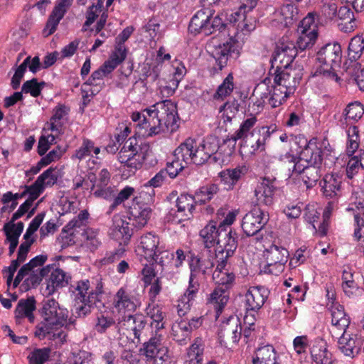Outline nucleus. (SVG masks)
<instances>
[{"label": "nucleus", "instance_id": "obj_51", "mask_svg": "<svg viewBox=\"0 0 364 364\" xmlns=\"http://www.w3.org/2000/svg\"><path fill=\"white\" fill-rule=\"evenodd\" d=\"M135 190L131 186H126L119 193L116 194L112 203L109 205L107 213L110 214L115 210L119 205L128 200L134 195Z\"/></svg>", "mask_w": 364, "mask_h": 364}, {"label": "nucleus", "instance_id": "obj_25", "mask_svg": "<svg viewBox=\"0 0 364 364\" xmlns=\"http://www.w3.org/2000/svg\"><path fill=\"white\" fill-rule=\"evenodd\" d=\"M223 226H218L216 222L210 221L200 231V237L206 248H210L215 244H218L219 235Z\"/></svg>", "mask_w": 364, "mask_h": 364}, {"label": "nucleus", "instance_id": "obj_22", "mask_svg": "<svg viewBox=\"0 0 364 364\" xmlns=\"http://www.w3.org/2000/svg\"><path fill=\"white\" fill-rule=\"evenodd\" d=\"M71 288L73 289V292L75 294V302L87 300V297H90L92 293H97L98 297H101L103 293L101 284H98L95 289H91L90 282L88 279L77 281L75 285H71Z\"/></svg>", "mask_w": 364, "mask_h": 364}, {"label": "nucleus", "instance_id": "obj_14", "mask_svg": "<svg viewBox=\"0 0 364 364\" xmlns=\"http://www.w3.org/2000/svg\"><path fill=\"white\" fill-rule=\"evenodd\" d=\"M298 54V49L292 41L283 39L277 46L273 61L279 63L280 68H287Z\"/></svg>", "mask_w": 364, "mask_h": 364}, {"label": "nucleus", "instance_id": "obj_62", "mask_svg": "<svg viewBox=\"0 0 364 364\" xmlns=\"http://www.w3.org/2000/svg\"><path fill=\"white\" fill-rule=\"evenodd\" d=\"M58 171L56 170V168L52 167H50L49 168L43 171V173H42L38 177V178L43 184L44 188L45 186L51 187L54 184H55L58 181Z\"/></svg>", "mask_w": 364, "mask_h": 364}, {"label": "nucleus", "instance_id": "obj_47", "mask_svg": "<svg viewBox=\"0 0 364 364\" xmlns=\"http://www.w3.org/2000/svg\"><path fill=\"white\" fill-rule=\"evenodd\" d=\"M117 327L119 333L124 329L130 330L133 332L135 338H139V328H137L136 326V318L132 316L130 312H128L124 316L123 320L119 321Z\"/></svg>", "mask_w": 364, "mask_h": 364}, {"label": "nucleus", "instance_id": "obj_38", "mask_svg": "<svg viewBox=\"0 0 364 364\" xmlns=\"http://www.w3.org/2000/svg\"><path fill=\"white\" fill-rule=\"evenodd\" d=\"M196 203L197 201L194 196L188 194H181L178 197L176 206V208H177L176 213H183L185 217L190 218Z\"/></svg>", "mask_w": 364, "mask_h": 364}, {"label": "nucleus", "instance_id": "obj_10", "mask_svg": "<svg viewBox=\"0 0 364 364\" xmlns=\"http://www.w3.org/2000/svg\"><path fill=\"white\" fill-rule=\"evenodd\" d=\"M269 220L268 213L255 206L243 217L242 228L248 237L257 235Z\"/></svg>", "mask_w": 364, "mask_h": 364}, {"label": "nucleus", "instance_id": "obj_57", "mask_svg": "<svg viewBox=\"0 0 364 364\" xmlns=\"http://www.w3.org/2000/svg\"><path fill=\"white\" fill-rule=\"evenodd\" d=\"M159 338H151L148 343H144V354L147 361L150 360L152 364H157L156 355L159 353Z\"/></svg>", "mask_w": 364, "mask_h": 364}, {"label": "nucleus", "instance_id": "obj_50", "mask_svg": "<svg viewBox=\"0 0 364 364\" xmlns=\"http://www.w3.org/2000/svg\"><path fill=\"white\" fill-rule=\"evenodd\" d=\"M64 14L53 9L49 15L46 26L43 30V34L48 37L52 35L57 29L60 20L64 17Z\"/></svg>", "mask_w": 364, "mask_h": 364}, {"label": "nucleus", "instance_id": "obj_61", "mask_svg": "<svg viewBox=\"0 0 364 364\" xmlns=\"http://www.w3.org/2000/svg\"><path fill=\"white\" fill-rule=\"evenodd\" d=\"M158 104L159 103H156L150 107L144 109L143 112H145L146 114H142V123L138 124L139 127H144V125L146 124L151 126V123L155 122V120L158 122V124H159V119L158 118L159 111L156 108Z\"/></svg>", "mask_w": 364, "mask_h": 364}, {"label": "nucleus", "instance_id": "obj_5", "mask_svg": "<svg viewBox=\"0 0 364 364\" xmlns=\"http://www.w3.org/2000/svg\"><path fill=\"white\" fill-rule=\"evenodd\" d=\"M342 50L338 43H328L317 53V60L321 63L314 75H323L327 78L338 82L340 78L333 71V67L339 65L341 61Z\"/></svg>", "mask_w": 364, "mask_h": 364}, {"label": "nucleus", "instance_id": "obj_41", "mask_svg": "<svg viewBox=\"0 0 364 364\" xmlns=\"http://www.w3.org/2000/svg\"><path fill=\"white\" fill-rule=\"evenodd\" d=\"M282 168L287 171V175L298 176V173L301 172L300 168L302 166V161L300 157H296L291 154H286L282 159Z\"/></svg>", "mask_w": 364, "mask_h": 364}, {"label": "nucleus", "instance_id": "obj_12", "mask_svg": "<svg viewBox=\"0 0 364 364\" xmlns=\"http://www.w3.org/2000/svg\"><path fill=\"white\" fill-rule=\"evenodd\" d=\"M176 105L171 100L161 101V132L171 134L179 127Z\"/></svg>", "mask_w": 364, "mask_h": 364}, {"label": "nucleus", "instance_id": "obj_35", "mask_svg": "<svg viewBox=\"0 0 364 364\" xmlns=\"http://www.w3.org/2000/svg\"><path fill=\"white\" fill-rule=\"evenodd\" d=\"M176 191H173L167 196L164 201V208L168 210V213L164 217V223H175L179 224L183 220L178 218L175 209L178 201V196Z\"/></svg>", "mask_w": 364, "mask_h": 364}, {"label": "nucleus", "instance_id": "obj_33", "mask_svg": "<svg viewBox=\"0 0 364 364\" xmlns=\"http://www.w3.org/2000/svg\"><path fill=\"white\" fill-rule=\"evenodd\" d=\"M257 122L255 117H252L245 119L240 125L238 130L230 137L224 140V144H232V147H235L236 141L238 139L242 140L243 139L251 135L254 126Z\"/></svg>", "mask_w": 364, "mask_h": 364}, {"label": "nucleus", "instance_id": "obj_2", "mask_svg": "<svg viewBox=\"0 0 364 364\" xmlns=\"http://www.w3.org/2000/svg\"><path fill=\"white\" fill-rule=\"evenodd\" d=\"M41 313L43 321L36 326L35 336L40 340L48 338H58L62 343L65 341L67 335L60 328L65 325L68 331L75 328L73 321L67 323L68 310L61 308L54 299H48L43 301Z\"/></svg>", "mask_w": 364, "mask_h": 364}, {"label": "nucleus", "instance_id": "obj_26", "mask_svg": "<svg viewBox=\"0 0 364 364\" xmlns=\"http://www.w3.org/2000/svg\"><path fill=\"white\" fill-rule=\"evenodd\" d=\"M213 256L209 255L206 258L193 256L189 262L192 277H198L200 274H206L208 270L214 267Z\"/></svg>", "mask_w": 364, "mask_h": 364}, {"label": "nucleus", "instance_id": "obj_32", "mask_svg": "<svg viewBox=\"0 0 364 364\" xmlns=\"http://www.w3.org/2000/svg\"><path fill=\"white\" fill-rule=\"evenodd\" d=\"M50 275L48 280L47 289H50L52 288V291L55 289L62 288L67 286L69 284L71 277L68 275L63 269L56 268L53 269V265H50Z\"/></svg>", "mask_w": 364, "mask_h": 364}, {"label": "nucleus", "instance_id": "obj_36", "mask_svg": "<svg viewBox=\"0 0 364 364\" xmlns=\"http://www.w3.org/2000/svg\"><path fill=\"white\" fill-rule=\"evenodd\" d=\"M277 364L276 352L272 346L267 345L259 348L253 357L252 364Z\"/></svg>", "mask_w": 364, "mask_h": 364}, {"label": "nucleus", "instance_id": "obj_39", "mask_svg": "<svg viewBox=\"0 0 364 364\" xmlns=\"http://www.w3.org/2000/svg\"><path fill=\"white\" fill-rule=\"evenodd\" d=\"M219 191V188L217 184L209 183L201 186L195 193V198L197 203L205 204L210 201L215 195Z\"/></svg>", "mask_w": 364, "mask_h": 364}, {"label": "nucleus", "instance_id": "obj_48", "mask_svg": "<svg viewBox=\"0 0 364 364\" xmlns=\"http://www.w3.org/2000/svg\"><path fill=\"white\" fill-rule=\"evenodd\" d=\"M364 50V39L360 36L353 38L348 46V57L352 61L360 58Z\"/></svg>", "mask_w": 364, "mask_h": 364}, {"label": "nucleus", "instance_id": "obj_46", "mask_svg": "<svg viewBox=\"0 0 364 364\" xmlns=\"http://www.w3.org/2000/svg\"><path fill=\"white\" fill-rule=\"evenodd\" d=\"M338 2L336 0H322L321 18L325 21H332L337 16Z\"/></svg>", "mask_w": 364, "mask_h": 364}, {"label": "nucleus", "instance_id": "obj_3", "mask_svg": "<svg viewBox=\"0 0 364 364\" xmlns=\"http://www.w3.org/2000/svg\"><path fill=\"white\" fill-rule=\"evenodd\" d=\"M219 144L215 138H208L198 144L193 139H187L178 148L175 149V156H181V161L186 164L193 163L202 165L212 159L215 161V156H213L218 151Z\"/></svg>", "mask_w": 364, "mask_h": 364}, {"label": "nucleus", "instance_id": "obj_59", "mask_svg": "<svg viewBox=\"0 0 364 364\" xmlns=\"http://www.w3.org/2000/svg\"><path fill=\"white\" fill-rule=\"evenodd\" d=\"M125 251V248L121 246L117 249L107 252L105 257L100 260V264L102 266H106L119 261L123 257Z\"/></svg>", "mask_w": 364, "mask_h": 364}, {"label": "nucleus", "instance_id": "obj_52", "mask_svg": "<svg viewBox=\"0 0 364 364\" xmlns=\"http://www.w3.org/2000/svg\"><path fill=\"white\" fill-rule=\"evenodd\" d=\"M233 80L232 74H228L223 83L218 87L214 98L223 100L225 97L230 95L234 89Z\"/></svg>", "mask_w": 364, "mask_h": 364}, {"label": "nucleus", "instance_id": "obj_43", "mask_svg": "<svg viewBox=\"0 0 364 364\" xmlns=\"http://www.w3.org/2000/svg\"><path fill=\"white\" fill-rule=\"evenodd\" d=\"M364 114V106L358 101L349 103L343 111L346 122L348 120L358 122Z\"/></svg>", "mask_w": 364, "mask_h": 364}, {"label": "nucleus", "instance_id": "obj_49", "mask_svg": "<svg viewBox=\"0 0 364 364\" xmlns=\"http://www.w3.org/2000/svg\"><path fill=\"white\" fill-rule=\"evenodd\" d=\"M210 300L217 311H220L228 301L227 291L223 287H218L210 294Z\"/></svg>", "mask_w": 364, "mask_h": 364}, {"label": "nucleus", "instance_id": "obj_7", "mask_svg": "<svg viewBox=\"0 0 364 364\" xmlns=\"http://www.w3.org/2000/svg\"><path fill=\"white\" fill-rule=\"evenodd\" d=\"M154 197L155 191L149 186L148 188H144L133 198L129 208L132 223H135L139 227H144L147 224L152 210L150 205L154 203Z\"/></svg>", "mask_w": 364, "mask_h": 364}, {"label": "nucleus", "instance_id": "obj_16", "mask_svg": "<svg viewBox=\"0 0 364 364\" xmlns=\"http://www.w3.org/2000/svg\"><path fill=\"white\" fill-rule=\"evenodd\" d=\"M219 237L217 244L218 248L221 249V250H219V254H221V255L226 254V258L232 256L237 247V232L232 229H223L220 230Z\"/></svg>", "mask_w": 364, "mask_h": 364}, {"label": "nucleus", "instance_id": "obj_45", "mask_svg": "<svg viewBox=\"0 0 364 364\" xmlns=\"http://www.w3.org/2000/svg\"><path fill=\"white\" fill-rule=\"evenodd\" d=\"M279 65L277 66L275 70V76L274 78V83L279 85H282L290 90H294L296 86L295 77L284 70H282Z\"/></svg>", "mask_w": 364, "mask_h": 364}, {"label": "nucleus", "instance_id": "obj_27", "mask_svg": "<svg viewBox=\"0 0 364 364\" xmlns=\"http://www.w3.org/2000/svg\"><path fill=\"white\" fill-rule=\"evenodd\" d=\"M101 306H104V304L100 297L97 296V293H92L87 300L76 302L75 314L78 317H85L90 314L95 307L100 309Z\"/></svg>", "mask_w": 364, "mask_h": 364}, {"label": "nucleus", "instance_id": "obj_64", "mask_svg": "<svg viewBox=\"0 0 364 364\" xmlns=\"http://www.w3.org/2000/svg\"><path fill=\"white\" fill-rule=\"evenodd\" d=\"M203 348H200V343H198V341L194 343L188 351V356L190 359V364H201V355Z\"/></svg>", "mask_w": 364, "mask_h": 364}, {"label": "nucleus", "instance_id": "obj_13", "mask_svg": "<svg viewBox=\"0 0 364 364\" xmlns=\"http://www.w3.org/2000/svg\"><path fill=\"white\" fill-rule=\"evenodd\" d=\"M241 329L238 318L230 316L220 326L218 332L220 343L224 345L237 343L241 336Z\"/></svg>", "mask_w": 364, "mask_h": 364}, {"label": "nucleus", "instance_id": "obj_19", "mask_svg": "<svg viewBox=\"0 0 364 364\" xmlns=\"http://www.w3.org/2000/svg\"><path fill=\"white\" fill-rule=\"evenodd\" d=\"M341 336L338 338V348L345 355L354 357L358 353L360 348V341L355 335L349 334L346 330L341 332Z\"/></svg>", "mask_w": 364, "mask_h": 364}, {"label": "nucleus", "instance_id": "obj_4", "mask_svg": "<svg viewBox=\"0 0 364 364\" xmlns=\"http://www.w3.org/2000/svg\"><path fill=\"white\" fill-rule=\"evenodd\" d=\"M47 259V255H40L31 259L28 263L23 265L14 281V287H16L26 276H28V277L21 285L22 291H27L40 284L43 278L50 272V266L41 268Z\"/></svg>", "mask_w": 364, "mask_h": 364}, {"label": "nucleus", "instance_id": "obj_44", "mask_svg": "<svg viewBox=\"0 0 364 364\" xmlns=\"http://www.w3.org/2000/svg\"><path fill=\"white\" fill-rule=\"evenodd\" d=\"M269 83H270V79L267 77L259 83L253 91L250 100H253L255 97L257 98L255 103H257L258 107L261 106L264 103V100L268 98L272 94V90H269L268 86Z\"/></svg>", "mask_w": 364, "mask_h": 364}, {"label": "nucleus", "instance_id": "obj_17", "mask_svg": "<svg viewBox=\"0 0 364 364\" xmlns=\"http://www.w3.org/2000/svg\"><path fill=\"white\" fill-rule=\"evenodd\" d=\"M268 296L266 289L262 287H251L245 294L246 309L259 310L264 304Z\"/></svg>", "mask_w": 364, "mask_h": 364}, {"label": "nucleus", "instance_id": "obj_11", "mask_svg": "<svg viewBox=\"0 0 364 364\" xmlns=\"http://www.w3.org/2000/svg\"><path fill=\"white\" fill-rule=\"evenodd\" d=\"M289 252L287 249L272 245L264 252L267 264L264 272L269 274L277 275L284 269V266L287 262Z\"/></svg>", "mask_w": 364, "mask_h": 364}, {"label": "nucleus", "instance_id": "obj_9", "mask_svg": "<svg viewBox=\"0 0 364 364\" xmlns=\"http://www.w3.org/2000/svg\"><path fill=\"white\" fill-rule=\"evenodd\" d=\"M251 134L243 139L240 144V151L246 155L264 151L266 141L270 136L269 129L265 127L255 128Z\"/></svg>", "mask_w": 364, "mask_h": 364}, {"label": "nucleus", "instance_id": "obj_54", "mask_svg": "<svg viewBox=\"0 0 364 364\" xmlns=\"http://www.w3.org/2000/svg\"><path fill=\"white\" fill-rule=\"evenodd\" d=\"M45 85V82L42 81L38 82L36 78H33L30 80L26 81L23 84L21 92L24 93H29L32 97H36L41 95Z\"/></svg>", "mask_w": 364, "mask_h": 364}, {"label": "nucleus", "instance_id": "obj_34", "mask_svg": "<svg viewBox=\"0 0 364 364\" xmlns=\"http://www.w3.org/2000/svg\"><path fill=\"white\" fill-rule=\"evenodd\" d=\"M209 17H211V10L207 9L198 11L191 18L188 29L191 33H209L204 27Z\"/></svg>", "mask_w": 364, "mask_h": 364}, {"label": "nucleus", "instance_id": "obj_8", "mask_svg": "<svg viewBox=\"0 0 364 364\" xmlns=\"http://www.w3.org/2000/svg\"><path fill=\"white\" fill-rule=\"evenodd\" d=\"M127 218L128 220H125L118 215L114 216L113 224L110 228L109 235L114 240L118 241L120 245L129 243L134 230H139L144 228L132 223L129 211Z\"/></svg>", "mask_w": 364, "mask_h": 364}, {"label": "nucleus", "instance_id": "obj_20", "mask_svg": "<svg viewBox=\"0 0 364 364\" xmlns=\"http://www.w3.org/2000/svg\"><path fill=\"white\" fill-rule=\"evenodd\" d=\"M149 264H145L144 268L141 270L142 274V281L144 283V286L147 287L152 284L153 280L154 282L151 287L149 290V296L152 301L156 297V296L159 294V278L156 277L157 272L154 267V265H156V262H149Z\"/></svg>", "mask_w": 364, "mask_h": 364}, {"label": "nucleus", "instance_id": "obj_24", "mask_svg": "<svg viewBox=\"0 0 364 364\" xmlns=\"http://www.w3.org/2000/svg\"><path fill=\"white\" fill-rule=\"evenodd\" d=\"M141 245L144 250L145 259L148 262H156L159 237L149 233L141 237Z\"/></svg>", "mask_w": 364, "mask_h": 364}, {"label": "nucleus", "instance_id": "obj_30", "mask_svg": "<svg viewBox=\"0 0 364 364\" xmlns=\"http://www.w3.org/2000/svg\"><path fill=\"white\" fill-rule=\"evenodd\" d=\"M311 353L315 364H333V355L322 341L312 347Z\"/></svg>", "mask_w": 364, "mask_h": 364}, {"label": "nucleus", "instance_id": "obj_6", "mask_svg": "<svg viewBox=\"0 0 364 364\" xmlns=\"http://www.w3.org/2000/svg\"><path fill=\"white\" fill-rule=\"evenodd\" d=\"M148 149V144H139L136 137H130L124 143L119 151L118 160L129 168L130 171L134 172L142 166L147 156Z\"/></svg>", "mask_w": 364, "mask_h": 364}, {"label": "nucleus", "instance_id": "obj_55", "mask_svg": "<svg viewBox=\"0 0 364 364\" xmlns=\"http://www.w3.org/2000/svg\"><path fill=\"white\" fill-rule=\"evenodd\" d=\"M173 335L177 341L185 340L191 333V327L188 323L181 320L172 326Z\"/></svg>", "mask_w": 364, "mask_h": 364}, {"label": "nucleus", "instance_id": "obj_58", "mask_svg": "<svg viewBox=\"0 0 364 364\" xmlns=\"http://www.w3.org/2000/svg\"><path fill=\"white\" fill-rule=\"evenodd\" d=\"M21 188H24L26 195H28V198L26 200L31 203H33L44 191L43 186L38 178L32 185H25L21 186Z\"/></svg>", "mask_w": 364, "mask_h": 364}, {"label": "nucleus", "instance_id": "obj_21", "mask_svg": "<svg viewBox=\"0 0 364 364\" xmlns=\"http://www.w3.org/2000/svg\"><path fill=\"white\" fill-rule=\"evenodd\" d=\"M312 21L313 18L311 17V14H309V16L304 18L301 21V23L304 28L296 41V48L298 50H299L301 52L311 47L317 38V33L314 29L306 28L308 25L309 26Z\"/></svg>", "mask_w": 364, "mask_h": 364}, {"label": "nucleus", "instance_id": "obj_1", "mask_svg": "<svg viewBox=\"0 0 364 364\" xmlns=\"http://www.w3.org/2000/svg\"><path fill=\"white\" fill-rule=\"evenodd\" d=\"M257 5V0H250L248 4H244L240 6L238 11L231 15L230 26L236 30L234 36H230L228 41L217 44L213 39L208 44L211 55L215 58L219 70H222L230 59H237L240 54L241 43L245 36L248 35L255 28V21L248 18L247 13L252 11Z\"/></svg>", "mask_w": 364, "mask_h": 364}, {"label": "nucleus", "instance_id": "obj_53", "mask_svg": "<svg viewBox=\"0 0 364 364\" xmlns=\"http://www.w3.org/2000/svg\"><path fill=\"white\" fill-rule=\"evenodd\" d=\"M174 254L173 252L168 250L161 251V272H164V277L166 276L168 279L173 277V273L168 272L167 274L166 271L171 270L174 267L173 264Z\"/></svg>", "mask_w": 364, "mask_h": 364}, {"label": "nucleus", "instance_id": "obj_29", "mask_svg": "<svg viewBox=\"0 0 364 364\" xmlns=\"http://www.w3.org/2000/svg\"><path fill=\"white\" fill-rule=\"evenodd\" d=\"M36 303L33 296L20 299L15 309L16 318H22L26 317L31 322H33L34 316L33 312L36 309Z\"/></svg>", "mask_w": 364, "mask_h": 364}, {"label": "nucleus", "instance_id": "obj_42", "mask_svg": "<svg viewBox=\"0 0 364 364\" xmlns=\"http://www.w3.org/2000/svg\"><path fill=\"white\" fill-rule=\"evenodd\" d=\"M341 181L331 176H326L321 185L323 195L326 198H333L340 192Z\"/></svg>", "mask_w": 364, "mask_h": 364}, {"label": "nucleus", "instance_id": "obj_18", "mask_svg": "<svg viewBox=\"0 0 364 364\" xmlns=\"http://www.w3.org/2000/svg\"><path fill=\"white\" fill-rule=\"evenodd\" d=\"M276 190L274 181L264 178L255 190L257 205L270 206L274 202V194Z\"/></svg>", "mask_w": 364, "mask_h": 364}, {"label": "nucleus", "instance_id": "obj_15", "mask_svg": "<svg viewBox=\"0 0 364 364\" xmlns=\"http://www.w3.org/2000/svg\"><path fill=\"white\" fill-rule=\"evenodd\" d=\"M329 309L331 314L333 331L336 336H339L341 331H345L348 328L350 318L345 312L344 307L338 303H333Z\"/></svg>", "mask_w": 364, "mask_h": 364}, {"label": "nucleus", "instance_id": "obj_63", "mask_svg": "<svg viewBox=\"0 0 364 364\" xmlns=\"http://www.w3.org/2000/svg\"><path fill=\"white\" fill-rule=\"evenodd\" d=\"M348 144L347 146V154L349 156L353 155L355 151L358 149L359 144L358 142V139L359 138L358 136V130L356 127H350L348 130Z\"/></svg>", "mask_w": 364, "mask_h": 364}, {"label": "nucleus", "instance_id": "obj_37", "mask_svg": "<svg viewBox=\"0 0 364 364\" xmlns=\"http://www.w3.org/2000/svg\"><path fill=\"white\" fill-rule=\"evenodd\" d=\"M68 110L65 105L56 107L53 110L54 113L50 119V122L47 124V129L56 133V134H60L63 125V119L68 114Z\"/></svg>", "mask_w": 364, "mask_h": 364}, {"label": "nucleus", "instance_id": "obj_31", "mask_svg": "<svg viewBox=\"0 0 364 364\" xmlns=\"http://www.w3.org/2000/svg\"><path fill=\"white\" fill-rule=\"evenodd\" d=\"M300 171L298 176H300L307 188L314 186L321 176L320 166L316 165L309 166L303 163Z\"/></svg>", "mask_w": 364, "mask_h": 364}, {"label": "nucleus", "instance_id": "obj_23", "mask_svg": "<svg viewBox=\"0 0 364 364\" xmlns=\"http://www.w3.org/2000/svg\"><path fill=\"white\" fill-rule=\"evenodd\" d=\"M114 306L119 311L131 312L135 310L136 305L134 298L130 295L126 287H121L114 296Z\"/></svg>", "mask_w": 364, "mask_h": 364}, {"label": "nucleus", "instance_id": "obj_60", "mask_svg": "<svg viewBox=\"0 0 364 364\" xmlns=\"http://www.w3.org/2000/svg\"><path fill=\"white\" fill-rule=\"evenodd\" d=\"M347 72L353 77V80L356 82L360 90L364 91V68L358 63H354L350 67H348Z\"/></svg>", "mask_w": 364, "mask_h": 364}, {"label": "nucleus", "instance_id": "obj_56", "mask_svg": "<svg viewBox=\"0 0 364 364\" xmlns=\"http://www.w3.org/2000/svg\"><path fill=\"white\" fill-rule=\"evenodd\" d=\"M50 351L49 348L33 350L28 356L29 364H44L48 360Z\"/></svg>", "mask_w": 364, "mask_h": 364}, {"label": "nucleus", "instance_id": "obj_28", "mask_svg": "<svg viewBox=\"0 0 364 364\" xmlns=\"http://www.w3.org/2000/svg\"><path fill=\"white\" fill-rule=\"evenodd\" d=\"M321 153V149L317 147L315 143L310 141L301 152L300 159L304 164L321 166L322 162Z\"/></svg>", "mask_w": 364, "mask_h": 364}, {"label": "nucleus", "instance_id": "obj_40", "mask_svg": "<svg viewBox=\"0 0 364 364\" xmlns=\"http://www.w3.org/2000/svg\"><path fill=\"white\" fill-rule=\"evenodd\" d=\"M271 90L272 94L269 98V102L272 107H277L282 105L293 92L292 90L276 84L272 86V90Z\"/></svg>", "mask_w": 364, "mask_h": 364}]
</instances>
